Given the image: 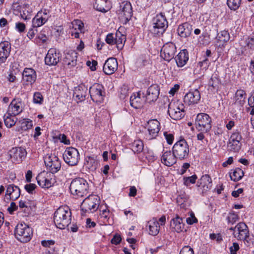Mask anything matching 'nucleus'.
I'll use <instances>...</instances> for the list:
<instances>
[{
  "instance_id": "18",
  "label": "nucleus",
  "mask_w": 254,
  "mask_h": 254,
  "mask_svg": "<svg viewBox=\"0 0 254 254\" xmlns=\"http://www.w3.org/2000/svg\"><path fill=\"white\" fill-rule=\"evenodd\" d=\"M60 61V53L55 49L51 48L45 58V64L49 65H55Z\"/></svg>"
},
{
  "instance_id": "14",
  "label": "nucleus",
  "mask_w": 254,
  "mask_h": 254,
  "mask_svg": "<svg viewBox=\"0 0 254 254\" xmlns=\"http://www.w3.org/2000/svg\"><path fill=\"white\" fill-rule=\"evenodd\" d=\"M119 18L125 21H128L132 16V6L130 2L124 1L120 5V9L118 11Z\"/></svg>"
},
{
  "instance_id": "6",
  "label": "nucleus",
  "mask_w": 254,
  "mask_h": 254,
  "mask_svg": "<svg viewBox=\"0 0 254 254\" xmlns=\"http://www.w3.org/2000/svg\"><path fill=\"white\" fill-rule=\"evenodd\" d=\"M168 113L172 119L180 120L185 116L184 106L179 101L171 102L168 106Z\"/></svg>"
},
{
  "instance_id": "32",
  "label": "nucleus",
  "mask_w": 254,
  "mask_h": 254,
  "mask_svg": "<svg viewBox=\"0 0 254 254\" xmlns=\"http://www.w3.org/2000/svg\"><path fill=\"white\" fill-rule=\"evenodd\" d=\"M189 60L188 53L187 50H182L175 57V61L179 67L185 65Z\"/></svg>"
},
{
  "instance_id": "1",
  "label": "nucleus",
  "mask_w": 254,
  "mask_h": 254,
  "mask_svg": "<svg viewBox=\"0 0 254 254\" xmlns=\"http://www.w3.org/2000/svg\"><path fill=\"white\" fill-rule=\"evenodd\" d=\"M71 213L67 206L59 207L54 214V221L56 227L64 229L70 223Z\"/></svg>"
},
{
  "instance_id": "7",
  "label": "nucleus",
  "mask_w": 254,
  "mask_h": 254,
  "mask_svg": "<svg viewBox=\"0 0 254 254\" xmlns=\"http://www.w3.org/2000/svg\"><path fill=\"white\" fill-rule=\"evenodd\" d=\"M173 152L177 158L184 159L189 156V145L184 139L177 141L173 146Z\"/></svg>"
},
{
  "instance_id": "43",
  "label": "nucleus",
  "mask_w": 254,
  "mask_h": 254,
  "mask_svg": "<svg viewBox=\"0 0 254 254\" xmlns=\"http://www.w3.org/2000/svg\"><path fill=\"white\" fill-rule=\"evenodd\" d=\"M242 0H227L228 7L233 10H236L240 7Z\"/></svg>"
},
{
  "instance_id": "39",
  "label": "nucleus",
  "mask_w": 254,
  "mask_h": 254,
  "mask_svg": "<svg viewBox=\"0 0 254 254\" xmlns=\"http://www.w3.org/2000/svg\"><path fill=\"white\" fill-rule=\"evenodd\" d=\"M107 0H96L94 7L98 11L106 12L109 9L108 6H107Z\"/></svg>"
},
{
  "instance_id": "48",
  "label": "nucleus",
  "mask_w": 254,
  "mask_h": 254,
  "mask_svg": "<svg viewBox=\"0 0 254 254\" xmlns=\"http://www.w3.org/2000/svg\"><path fill=\"white\" fill-rule=\"evenodd\" d=\"M228 222L229 224H234L239 219L238 214L234 213H230L227 217Z\"/></svg>"
},
{
  "instance_id": "24",
  "label": "nucleus",
  "mask_w": 254,
  "mask_h": 254,
  "mask_svg": "<svg viewBox=\"0 0 254 254\" xmlns=\"http://www.w3.org/2000/svg\"><path fill=\"white\" fill-rule=\"evenodd\" d=\"M197 186L202 190V193H205L212 187V180L210 176H202L197 182Z\"/></svg>"
},
{
  "instance_id": "35",
  "label": "nucleus",
  "mask_w": 254,
  "mask_h": 254,
  "mask_svg": "<svg viewBox=\"0 0 254 254\" xmlns=\"http://www.w3.org/2000/svg\"><path fill=\"white\" fill-rule=\"evenodd\" d=\"M87 88L84 85H80L75 88L74 95L79 101H82L85 99L87 95Z\"/></svg>"
},
{
  "instance_id": "61",
  "label": "nucleus",
  "mask_w": 254,
  "mask_h": 254,
  "mask_svg": "<svg viewBox=\"0 0 254 254\" xmlns=\"http://www.w3.org/2000/svg\"><path fill=\"white\" fill-rule=\"evenodd\" d=\"M16 28L20 32H22L25 30V25L24 23L21 22H17L15 25Z\"/></svg>"
},
{
  "instance_id": "5",
  "label": "nucleus",
  "mask_w": 254,
  "mask_h": 254,
  "mask_svg": "<svg viewBox=\"0 0 254 254\" xmlns=\"http://www.w3.org/2000/svg\"><path fill=\"white\" fill-rule=\"evenodd\" d=\"M100 203L99 196L89 195L83 201L81 205V210L85 212L93 213L98 209Z\"/></svg>"
},
{
  "instance_id": "25",
  "label": "nucleus",
  "mask_w": 254,
  "mask_h": 254,
  "mask_svg": "<svg viewBox=\"0 0 254 254\" xmlns=\"http://www.w3.org/2000/svg\"><path fill=\"white\" fill-rule=\"evenodd\" d=\"M200 98V94L198 90L189 92L186 94L184 100L185 103L188 105L197 103Z\"/></svg>"
},
{
  "instance_id": "3",
  "label": "nucleus",
  "mask_w": 254,
  "mask_h": 254,
  "mask_svg": "<svg viewBox=\"0 0 254 254\" xmlns=\"http://www.w3.org/2000/svg\"><path fill=\"white\" fill-rule=\"evenodd\" d=\"M168 26V21L165 15L160 13L153 18L150 31L154 35L160 36L165 32Z\"/></svg>"
},
{
  "instance_id": "4",
  "label": "nucleus",
  "mask_w": 254,
  "mask_h": 254,
  "mask_svg": "<svg viewBox=\"0 0 254 254\" xmlns=\"http://www.w3.org/2000/svg\"><path fill=\"white\" fill-rule=\"evenodd\" d=\"M33 234L32 229L25 223L18 224L15 229L16 238L21 243L29 242Z\"/></svg>"
},
{
  "instance_id": "30",
  "label": "nucleus",
  "mask_w": 254,
  "mask_h": 254,
  "mask_svg": "<svg viewBox=\"0 0 254 254\" xmlns=\"http://www.w3.org/2000/svg\"><path fill=\"white\" fill-rule=\"evenodd\" d=\"M192 26L190 23L185 22L180 25L178 28V33L182 37L190 36L192 31Z\"/></svg>"
},
{
  "instance_id": "17",
  "label": "nucleus",
  "mask_w": 254,
  "mask_h": 254,
  "mask_svg": "<svg viewBox=\"0 0 254 254\" xmlns=\"http://www.w3.org/2000/svg\"><path fill=\"white\" fill-rule=\"evenodd\" d=\"M176 52V47L172 43L166 44L163 46L161 51V56L165 60L170 61L172 59Z\"/></svg>"
},
{
  "instance_id": "36",
  "label": "nucleus",
  "mask_w": 254,
  "mask_h": 254,
  "mask_svg": "<svg viewBox=\"0 0 254 254\" xmlns=\"http://www.w3.org/2000/svg\"><path fill=\"white\" fill-rule=\"evenodd\" d=\"M77 53L74 51L68 52L64 58V62L68 66L74 67L76 65Z\"/></svg>"
},
{
  "instance_id": "60",
  "label": "nucleus",
  "mask_w": 254,
  "mask_h": 254,
  "mask_svg": "<svg viewBox=\"0 0 254 254\" xmlns=\"http://www.w3.org/2000/svg\"><path fill=\"white\" fill-rule=\"evenodd\" d=\"M247 46L251 49H254V38L248 37L246 40Z\"/></svg>"
},
{
  "instance_id": "59",
  "label": "nucleus",
  "mask_w": 254,
  "mask_h": 254,
  "mask_svg": "<svg viewBox=\"0 0 254 254\" xmlns=\"http://www.w3.org/2000/svg\"><path fill=\"white\" fill-rule=\"evenodd\" d=\"M187 198L184 197L183 195H179L177 197V202L181 207H184V203L186 201Z\"/></svg>"
},
{
  "instance_id": "40",
  "label": "nucleus",
  "mask_w": 254,
  "mask_h": 254,
  "mask_svg": "<svg viewBox=\"0 0 254 254\" xmlns=\"http://www.w3.org/2000/svg\"><path fill=\"white\" fill-rule=\"evenodd\" d=\"M100 211V217L103 219L104 222L105 223H108L110 224L109 218L110 212L107 207L106 206L104 207L103 206H101Z\"/></svg>"
},
{
  "instance_id": "12",
  "label": "nucleus",
  "mask_w": 254,
  "mask_h": 254,
  "mask_svg": "<svg viewBox=\"0 0 254 254\" xmlns=\"http://www.w3.org/2000/svg\"><path fill=\"white\" fill-rule=\"evenodd\" d=\"M104 87L99 84H95L92 86L89 90L91 99L94 102H101L105 96Z\"/></svg>"
},
{
  "instance_id": "29",
  "label": "nucleus",
  "mask_w": 254,
  "mask_h": 254,
  "mask_svg": "<svg viewBox=\"0 0 254 254\" xmlns=\"http://www.w3.org/2000/svg\"><path fill=\"white\" fill-rule=\"evenodd\" d=\"M177 157L171 151L164 152L161 158L162 163L167 166H172L176 162Z\"/></svg>"
},
{
  "instance_id": "50",
  "label": "nucleus",
  "mask_w": 254,
  "mask_h": 254,
  "mask_svg": "<svg viewBox=\"0 0 254 254\" xmlns=\"http://www.w3.org/2000/svg\"><path fill=\"white\" fill-rule=\"evenodd\" d=\"M97 166V163L94 160H91L90 161H87L86 167L88 168L90 171L93 172L96 169Z\"/></svg>"
},
{
  "instance_id": "56",
  "label": "nucleus",
  "mask_w": 254,
  "mask_h": 254,
  "mask_svg": "<svg viewBox=\"0 0 254 254\" xmlns=\"http://www.w3.org/2000/svg\"><path fill=\"white\" fill-rule=\"evenodd\" d=\"M128 95V89L126 87L124 86L121 88L120 91V98L122 99H124Z\"/></svg>"
},
{
  "instance_id": "8",
  "label": "nucleus",
  "mask_w": 254,
  "mask_h": 254,
  "mask_svg": "<svg viewBox=\"0 0 254 254\" xmlns=\"http://www.w3.org/2000/svg\"><path fill=\"white\" fill-rule=\"evenodd\" d=\"M44 162L47 170L52 174L56 173L61 169V162L55 154L47 155L44 158Z\"/></svg>"
},
{
  "instance_id": "15",
  "label": "nucleus",
  "mask_w": 254,
  "mask_h": 254,
  "mask_svg": "<svg viewBox=\"0 0 254 254\" xmlns=\"http://www.w3.org/2000/svg\"><path fill=\"white\" fill-rule=\"evenodd\" d=\"M242 136L238 132H234L229 140L228 147L230 151L235 152H238L241 148Z\"/></svg>"
},
{
  "instance_id": "42",
  "label": "nucleus",
  "mask_w": 254,
  "mask_h": 254,
  "mask_svg": "<svg viewBox=\"0 0 254 254\" xmlns=\"http://www.w3.org/2000/svg\"><path fill=\"white\" fill-rule=\"evenodd\" d=\"M20 127L22 130H26L32 127V122L29 119H24L19 121Z\"/></svg>"
},
{
  "instance_id": "23",
  "label": "nucleus",
  "mask_w": 254,
  "mask_h": 254,
  "mask_svg": "<svg viewBox=\"0 0 254 254\" xmlns=\"http://www.w3.org/2000/svg\"><path fill=\"white\" fill-rule=\"evenodd\" d=\"M159 95V87L157 85H151L147 90L146 96V101L149 103L155 102Z\"/></svg>"
},
{
  "instance_id": "27",
  "label": "nucleus",
  "mask_w": 254,
  "mask_h": 254,
  "mask_svg": "<svg viewBox=\"0 0 254 254\" xmlns=\"http://www.w3.org/2000/svg\"><path fill=\"white\" fill-rule=\"evenodd\" d=\"M23 80L27 84H32L35 82L36 79V73L35 71L31 68H26L24 69L23 73Z\"/></svg>"
},
{
  "instance_id": "41",
  "label": "nucleus",
  "mask_w": 254,
  "mask_h": 254,
  "mask_svg": "<svg viewBox=\"0 0 254 254\" xmlns=\"http://www.w3.org/2000/svg\"><path fill=\"white\" fill-rule=\"evenodd\" d=\"M132 151L135 153H140L143 149V143L141 140H134L131 144Z\"/></svg>"
},
{
  "instance_id": "57",
  "label": "nucleus",
  "mask_w": 254,
  "mask_h": 254,
  "mask_svg": "<svg viewBox=\"0 0 254 254\" xmlns=\"http://www.w3.org/2000/svg\"><path fill=\"white\" fill-rule=\"evenodd\" d=\"M239 249V244L237 243H233V245L230 248V254H236Z\"/></svg>"
},
{
  "instance_id": "37",
  "label": "nucleus",
  "mask_w": 254,
  "mask_h": 254,
  "mask_svg": "<svg viewBox=\"0 0 254 254\" xmlns=\"http://www.w3.org/2000/svg\"><path fill=\"white\" fill-rule=\"evenodd\" d=\"M149 234L153 236H156L159 232L160 225L159 222L157 221L156 218H153L152 220L148 222Z\"/></svg>"
},
{
  "instance_id": "64",
  "label": "nucleus",
  "mask_w": 254,
  "mask_h": 254,
  "mask_svg": "<svg viewBox=\"0 0 254 254\" xmlns=\"http://www.w3.org/2000/svg\"><path fill=\"white\" fill-rule=\"evenodd\" d=\"M121 241V238L120 236L116 235L111 240V243L115 245L119 244Z\"/></svg>"
},
{
  "instance_id": "9",
  "label": "nucleus",
  "mask_w": 254,
  "mask_h": 254,
  "mask_svg": "<svg viewBox=\"0 0 254 254\" xmlns=\"http://www.w3.org/2000/svg\"><path fill=\"white\" fill-rule=\"evenodd\" d=\"M211 120L208 115L199 113L196 116L195 124L198 130L207 132L211 128Z\"/></svg>"
},
{
  "instance_id": "28",
  "label": "nucleus",
  "mask_w": 254,
  "mask_h": 254,
  "mask_svg": "<svg viewBox=\"0 0 254 254\" xmlns=\"http://www.w3.org/2000/svg\"><path fill=\"white\" fill-rule=\"evenodd\" d=\"M11 49L10 44L8 42L0 43V62L4 63L8 57Z\"/></svg>"
},
{
  "instance_id": "33",
  "label": "nucleus",
  "mask_w": 254,
  "mask_h": 254,
  "mask_svg": "<svg viewBox=\"0 0 254 254\" xmlns=\"http://www.w3.org/2000/svg\"><path fill=\"white\" fill-rule=\"evenodd\" d=\"M144 102V100L141 98L140 94L139 92L134 94L130 97V104L134 108H140L143 106Z\"/></svg>"
},
{
  "instance_id": "16",
  "label": "nucleus",
  "mask_w": 254,
  "mask_h": 254,
  "mask_svg": "<svg viewBox=\"0 0 254 254\" xmlns=\"http://www.w3.org/2000/svg\"><path fill=\"white\" fill-rule=\"evenodd\" d=\"M146 128L147 129L148 134L146 135L149 140L155 138L160 130V123L157 120H149Z\"/></svg>"
},
{
  "instance_id": "38",
  "label": "nucleus",
  "mask_w": 254,
  "mask_h": 254,
  "mask_svg": "<svg viewBox=\"0 0 254 254\" xmlns=\"http://www.w3.org/2000/svg\"><path fill=\"white\" fill-rule=\"evenodd\" d=\"M47 21V17H44L42 12H38L35 17L33 19V26L37 28L42 26Z\"/></svg>"
},
{
  "instance_id": "58",
  "label": "nucleus",
  "mask_w": 254,
  "mask_h": 254,
  "mask_svg": "<svg viewBox=\"0 0 254 254\" xmlns=\"http://www.w3.org/2000/svg\"><path fill=\"white\" fill-rule=\"evenodd\" d=\"M164 134L167 141V143L169 144H172L174 140L173 135L171 133H168L167 132H165Z\"/></svg>"
},
{
  "instance_id": "22",
  "label": "nucleus",
  "mask_w": 254,
  "mask_h": 254,
  "mask_svg": "<svg viewBox=\"0 0 254 254\" xmlns=\"http://www.w3.org/2000/svg\"><path fill=\"white\" fill-rule=\"evenodd\" d=\"M20 195L19 188L13 184L7 185L5 192V197L13 200L17 199Z\"/></svg>"
},
{
  "instance_id": "54",
  "label": "nucleus",
  "mask_w": 254,
  "mask_h": 254,
  "mask_svg": "<svg viewBox=\"0 0 254 254\" xmlns=\"http://www.w3.org/2000/svg\"><path fill=\"white\" fill-rule=\"evenodd\" d=\"M180 254H194L193 251L189 246H185L181 250Z\"/></svg>"
},
{
  "instance_id": "34",
  "label": "nucleus",
  "mask_w": 254,
  "mask_h": 254,
  "mask_svg": "<svg viewBox=\"0 0 254 254\" xmlns=\"http://www.w3.org/2000/svg\"><path fill=\"white\" fill-rule=\"evenodd\" d=\"M246 93L243 90H238L235 93L234 105L242 107L245 103Z\"/></svg>"
},
{
  "instance_id": "62",
  "label": "nucleus",
  "mask_w": 254,
  "mask_h": 254,
  "mask_svg": "<svg viewBox=\"0 0 254 254\" xmlns=\"http://www.w3.org/2000/svg\"><path fill=\"white\" fill-rule=\"evenodd\" d=\"M42 245L45 247H49L50 246L54 245L55 242L53 240H44L41 242Z\"/></svg>"
},
{
  "instance_id": "21",
  "label": "nucleus",
  "mask_w": 254,
  "mask_h": 254,
  "mask_svg": "<svg viewBox=\"0 0 254 254\" xmlns=\"http://www.w3.org/2000/svg\"><path fill=\"white\" fill-rule=\"evenodd\" d=\"M36 180L38 185L45 189L51 187L56 182L55 179L52 176H37Z\"/></svg>"
},
{
  "instance_id": "11",
  "label": "nucleus",
  "mask_w": 254,
  "mask_h": 254,
  "mask_svg": "<svg viewBox=\"0 0 254 254\" xmlns=\"http://www.w3.org/2000/svg\"><path fill=\"white\" fill-rule=\"evenodd\" d=\"M63 158L65 162L69 165H76L79 159V152L75 148H67L63 154Z\"/></svg>"
},
{
  "instance_id": "63",
  "label": "nucleus",
  "mask_w": 254,
  "mask_h": 254,
  "mask_svg": "<svg viewBox=\"0 0 254 254\" xmlns=\"http://www.w3.org/2000/svg\"><path fill=\"white\" fill-rule=\"evenodd\" d=\"M18 206L16 205L15 203L12 202L10 203V207L8 208L7 210L9 213L11 214L14 211L17 209Z\"/></svg>"
},
{
  "instance_id": "20",
  "label": "nucleus",
  "mask_w": 254,
  "mask_h": 254,
  "mask_svg": "<svg viewBox=\"0 0 254 254\" xmlns=\"http://www.w3.org/2000/svg\"><path fill=\"white\" fill-rule=\"evenodd\" d=\"M234 237L237 240L244 239L249 235V231L247 225L243 222H240L235 226Z\"/></svg>"
},
{
  "instance_id": "51",
  "label": "nucleus",
  "mask_w": 254,
  "mask_h": 254,
  "mask_svg": "<svg viewBox=\"0 0 254 254\" xmlns=\"http://www.w3.org/2000/svg\"><path fill=\"white\" fill-rule=\"evenodd\" d=\"M197 179L196 176H191L190 177L184 178V184L189 186L190 184H194Z\"/></svg>"
},
{
  "instance_id": "10",
  "label": "nucleus",
  "mask_w": 254,
  "mask_h": 254,
  "mask_svg": "<svg viewBox=\"0 0 254 254\" xmlns=\"http://www.w3.org/2000/svg\"><path fill=\"white\" fill-rule=\"evenodd\" d=\"M126 39V36L122 34L120 31H117L115 36L113 33L108 34L106 36L105 41L109 45L116 44L118 50H122Z\"/></svg>"
},
{
  "instance_id": "45",
  "label": "nucleus",
  "mask_w": 254,
  "mask_h": 254,
  "mask_svg": "<svg viewBox=\"0 0 254 254\" xmlns=\"http://www.w3.org/2000/svg\"><path fill=\"white\" fill-rule=\"evenodd\" d=\"M12 116H10L7 114L6 116V115H4L3 117L5 125L7 127H12L16 123V121L11 118Z\"/></svg>"
},
{
  "instance_id": "55",
  "label": "nucleus",
  "mask_w": 254,
  "mask_h": 254,
  "mask_svg": "<svg viewBox=\"0 0 254 254\" xmlns=\"http://www.w3.org/2000/svg\"><path fill=\"white\" fill-rule=\"evenodd\" d=\"M186 222L188 224L192 225L194 223H196L197 219L195 217L194 213L191 212L190 214V217L187 218Z\"/></svg>"
},
{
  "instance_id": "44",
  "label": "nucleus",
  "mask_w": 254,
  "mask_h": 254,
  "mask_svg": "<svg viewBox=\"0 0 254 254\" xmlns=\"http://www.w3.org/2000/svg\"><path fill=\"white\" fill-rule=\"evenodd\" d=\"M71 24L72 25V28L74 31H79L80 33L82 32L83 28V23L81 20L78 19L75 20Z\"/></svg>"
},
{
  "instance_id": "53",
  "label": "nucleus",
  "mask_w": 254,
  "mask_h": 254,
  "mask_svg": "<svg viewBox=\"0 0 254 254\" xmlns=\"http://www.w3.org/2000/svg\"><path fill=\"white\" fill-rule=\"evenodd\" d=\"M36 188V186L34 184H27L24 186V189L25 190L29 193L31 194H33Z\"/></svg>"
},
{
  "instance_id": "31",
  "label": "nucleus",
  "mask_w": 254,
  "mask_h": 254,
  "mask_svg": "<svg viewBox=\"0 0 254 254\" xmlns=\"http://www.w3.org/2000/svg\"><path fill=\"white\" fill-rule=\"evenodd\" d=\"M185 224L183 223V219L178 215L174 218H173L170 222V227L172 230L180 233L183 231L184 228Z\"/></svg>"
},
{
  "instance_id": "46",
  "label": "nucleus",
  "mask_w": 254,
  "mask_h": 254,
  "mask_svg": "<svg viewBox=\"0 0 254 254\" xmlns=\"http://www.w3.org/2000/svg\"><path fill=\"white\" fill-rule=\"evenodd\" d=\"M244 239H240L239 240H243L245 244L248 247H251L253 246L254 244V236L253 235H247Z\"/></svg>"
},
{
  "instance_id": "52",
  "label": "nucleus",
  "mask_w": 254,
  "mask_h": 254,
  "mask_svg": "<svg viewBox=\"0 0 254 254\" xmlns=\"http://www.w3.org/2000/svg\"><path fill=\"white\" fill-rule=\"evenodd\" d=\"M43 101V96L40 92H36L34 94L33 102L36 104H41Z\"/></svg>"
},
{
  "instance_id": "49",
  "label": "nucleus",
  "mask_w": 254,
  "mask_h": 254,
  "mask_svg": "<svg viewBox=\"0 0 254 254\" xmlns=\"http://www.w3.org/2000/svg\"><path fill=\"white\" fill-rule=\"evenodd\" d=\"M219 84V80L216 76H212L209 81L208 85L215 89L218 87Z\"/></svg>"
},
{
  "instance_id": "26",
  "label": "nucleus",
  "mask_w": 254,
  "mask_h": 254,
  "mask_svg": "<svg viewBox=\"0 0 254 254\" xmlns=\"http://www.w3.org/2000/svg\"><path fill=\"white\" fill-rule=\"evenodd\" d=\"M22 111L21 103L13 99L9 105L7 114L13 117L19 114Z\"/></svg>"
},
{
  "instance_id": "2",
  "label": "nucleus",
  "mask_w": 254,
  "mask_h": 254,
  "mask_svg": "<svg viewBox=\"0 0 254 254\" xmlns=\"http://www.w3.org/2000/svg\"><path fill=\"white\" fill-rule=\"evenodd\" d=\"M88 185L86 181L82 178L73 180L70 185L71 193L77 197H83L87 193Z\"/></svg>"
},
{
  "instance_id": "13",
  "label": "nucleus",
  "mask_w": 254,
  "mask_h": 254,
  "mask_svg": "<svg viewBox=\"0 0 254 254\" xmlns=\"http://www.w3.org/2000/svg\"><path fill=\"white\" fill-rule=\"evenodd\" d=\"M26 154L25 149L20 147H13L8 152V155L11 161L16 163H21Z\"/></svg>"
},
{
  "instance_id": "19",
  "label": "nucleus",
  "mask_w": 254,
  "mask_h": 254,
  "mask_svg": "<svg viewBox=\"0 0 254 254\" xmlns=\"http://www.w3.org/2000/svg\"><path fill=\"white\" fill-rule=\"evenodd\" d=\"M118 68V62L115 58H110L106 61L103 66V71L106 74L110 75Z\"/></svg>"
},
{
  "instance_id": "47",
  "label": "nucleus",
  "mask_w": 254,
  "mask_h": 254,
  "mask_svg": "<svg viewBox=\"0 0 254 254\" xmlns=\"http://www.w3.org/2000/svg\"><path fill=\"white\" fill-rule=\"evenodd\" d=\"M218 37L219 41L227 42L230 39L229 33L227 31H222L220 33L218 34Z\"/></svg>"
}]
</instances>
